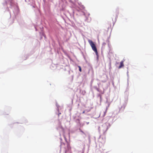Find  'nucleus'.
Here are the masks:
<instances>
[{
    "mask_svg": "<svg viewBox=\"0 0 153 153\" xmlns=\"http://www.w3.org/2000/svg\"><path fill=\"white\" fill-rule=\"evenodd\" d=\"M88 42L90 45L91 46L92 50L95 53L96 55L97 56H98V53L95 45L94 44V42L91 40H88Z\"/></svg>",
    "mask_w": 153,
    "mask_h": 153,
    "instance_id": "obj_1",
    "label": "nucleus"
},
{
    "mask_svg": "<svg viewBox=\"0 0 153 153\" xmlns=\"http://www.w3.org/2000/svg\"><path fill=\"white\" fill-rule=\"evenodd\" d=\"M102 128L103 131L104 133H105L108 130V128L106 124H104L102 125Z\"/></svg>",
    "mask_w": 153,
    "mask_h": 153,
    "instance_id": "obj_2",
    "label": "nucleus"
},
{
    "mask_svg": "<svg viewBox=\"0 0 153 153\" xmlns=\"http://www.w3.org/2000/svg\"><path fill=\"white\" fill-rule=\"evenodd\" d=\"M124 61H122L120 62V65L118 67V69H120L122 67H123L124 66L123 64Z\"/></svg>",
    "mask_w": 153,
    "mask_h": 153,
    "instance_id": "obj_3",
    "label": "nucleus"
},
{
    "mask_svg": "<svg viewBox=\"0 0 153 153\" xmlns=\"http://www.w3.org/2000/svg\"><path fill=\"white\" fill-rule=\"evenodd\" d=\"M78 67L79 68V70L80 72H81L82 69L81 67L80 66H78Z\"/></svg>",
    "mask_w": 153,
    "mask_h": 153,
    "instance_id": "obj_4",
    "label": "nucleus"
},
{
    "mask_svg": "<svg viewBox=\"0 0 153 153\" xmlns=\"http://www.w3.org/2000/svg\"><path fill=\"white\" fill-rule=\"evenodd\" d=\"M106 44L105 42H104L102 44V45L103 46H105L106 45Z\"/></svg>",
    "mask_w": 153,
    "mask_h": 153,
    "instance_id": "obj_5",
    "label": "nucleus"
},
{
    "mask_svg": "<svg viewBox=\"0 0 153 153\" xmlns=\"http://www.w3.org/2000/svg\"><path fill=\"white\" fill-rule=\"evenodd\" d=\"M85 113V111H83L82 112V114H84Z\"/></svg>",
    "mask_w": 153,
    "mask_h": 153,
    "instance_id": "obj_6",
    "label": "nucleus"
},
{
    "mask_svg": "<svg viewBox=\"0 0 153 153\" xmlns=\"http://www.w3.org/2000/svg\"><path fill=\"white\" fill-rule=\"evenodd\" d=\"M10 3H11L12 2V0H10Z\"/></svg>",
    "mask_w": 153,
    "mask_h": 153,
    "instance_id": "obj_7",
    "label": "nucleus"
},
{
    "mask_svg": "<svg viewBox=\"0 0 153 153\" xmlns=\"http://www.w3.org/2000/svg\"><path fill=\"white\" fill-rule=\"evenodd\" d=\"M100 99L101 98V96L100 97Z\"/></svg>",
    "mask_w": 153,
    "mask_h": 153,
    "instance_id": "obj_8",
    "label": "nucleus"
},
{
    "mask_svg": "<svg viewBox=\"0 0 153 153\" xmlns=\"http://www.w3.org/2000/svg\"><path fill=\"white\" fill-rule=\"evenodd\" d=\"M66 151L65 152V153H66Z\"/></svg>",
    "mask_w": 153,
    "mask_h": 153,
    "instance_id": "obj_9",
    "label": "nucleus"
}]
</instances>
